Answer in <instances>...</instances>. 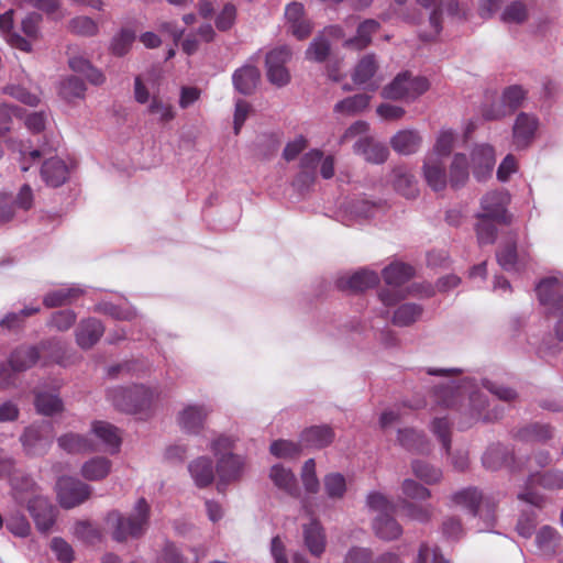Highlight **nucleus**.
<instances>
[{
	"label": "nucleus",
	"mask_w": 563,
	"mask_h": 563,
	"mask_svg": "<svg viewBox=\"0 0 563 563\" xmlns=\"http://www.w3.org/2000/svg\"><path fill=\"white\" fill-rule=\"evenodd\" d=\"M437 401L445 408L460 407L462 413L467 417V424L477 421H493L499 418L501 410L496 407L485 410L489 406L487 396L475 385L472 379L456 382L449 379L435 390Z\"/></svg>",
	"instance_id": "nucleus-1"
},
{
	"label": "nucleus",
	"mask_w": 563,
	"mask_h": 563,
	"mask_svg": "<svg viewBox=\"0 0 563 563\" xmlns=\"http://www.w3.org/2000/svg\"><path fill=\"white\" fill-rule=\"evenodd\" d=\"M10 485L12 496L19 505H26L36 528L41 532L51 530L55 522V508L49 500L37 493L33 478L20 471H11Z\"/></svg>",
	"instance_id": "nucleus-2"
},
{
	"label": "nucleus",
	"mask_w": 563,
	"mask_h": 563,
	"mask_svg": "<svg viewBox=\"0 0 563 563\" xmlns=\"http://www.w3.org/2000/svg\"><path fill=\"white\" fill-rule=\"evenodd\" d=\"M300 476L305 495L301 497L299 519L307 520L301 523L303 544L312 555H317V465L314 459L305 462Z\"/></svg>",
	"instance_id": "nucleus-3"
},
{
	"label": "nucleus",
	"mask_w": 563,
	"mask_h": 563,
	"mask_svg": "<svg viewBox=\"0 0 563 563\" xmlns=\"http://www.w3.org/2000/svg\"><path fill=\"white\" fill-rule=\"evenodd\" d=\"M162 390L158 384L146 386L135 384L130 387L117 386L107 390V398L120 411L126 413H140L151 410L155 401L161 397Z\"/></svg>",
	"instance_id": "nucleus-4"
},
{
	"label": "nucleus",
	"mask_w": 563,
	"mask_h": 563,
	"mask_svg": "<svg viewBox=\"0 0 563 563\" xmlns=\"http://www.w3.org/2000/svg\"><path fill=\"white\" fill-rule=\"evenodd\" d=\"M150 519V505L144 498H140L133 511L129 516L112 512L109 521L113 525V539L123 542L128 538H140L147 529Z\"/></svg>",
	"instance_id": "nucleus-5"
},
{
	"label": "nucleus",
	"mask_w": 563,
	"mask_h": 563,
	"mask_svg": "<svg viewBox=\"0 0 563 563\" xmlns=\"http://www.w3.org/2000/svg\"><path fill=\"white\" fill-rule=\"evenodd\" d=\"M451 503L466 510L473 517L484 519L485 526L478 530L488 529L495 522L494 510L490 508L488 498H485L482 492L476 487H466L452 494Z\"/></svg>",
	"instance_id": "nucleus-6"
},
{
	"label": "nucleus",
	"mask_w": 563,
	"mask_h": 563,
	"mask_svg": "<svg viewBox=\"0 0 563 563\" xmlns=\"http://www.w3.org/2000/svg\"><path fill=\"white\" fill-rule=\"evenodd\" d=\"M430 87L426 77H413L410 73L399 74L387 87L383 89L386 99L415 100L424 93Z\"/></svg>",
	"instance_id": "nucleus-7"
},
{
	"label": "nucleus",
	"mask_w": 563,
	"mask_h": 563,
	"mask_svg": "<svg viewBox=\"0 0 563 563\" xmlns=\"http://www.w3.org/2000/svg\"><path fill=\"white\" fill-rule=\"evenodd\" d=\"M413 276V268L404 263H393L383 271V278L390 287L379 292V299L384 306L389 307L396 305L405 295L396 289Z\"/></svg>",
	"instance_id": "nucleus-8"
},
{
	"label": "nucleus",
	"mask_w": 563,
	"mask_h": 563,
	"mask_svg": "<svg viewBox=\"0 0 563 563\" xmlns=\"http://www.w3.org/2000/svg\"><path fill=\"white\" fill-rule=\"evenodd\" d=\"M54 427L49 421H41L26 427L20 441L29 455H44L52 445Z\"/></svg>",
	"instance_id": "nucleus-9"
},
{
	"label": "nucleus",
	"mask_w": 563,
	"mask_h": 563,
	"mask_svg": "<svg viewBox=\"0 0 563 563\" xmlns=\"http://www.w3.org/2000/svg\"><path fill=\"white\" fill-rule=\"evenodd\" d=\"M212 408L206 402H188L176 415L179 429L186 434L198 435L206 426Z\"/></svg>",
	"instance_id": "nucleus-10"
},
{
	"label": "nucleus",
	"mask_w": 563,
	"mask_h": 563,
	"mask_svg": "<svg viewBox=\"0 0 563 563\" xmlns=\"http://www.w3.org/2000/svg\"><path fill=\"white\" fill-rule=\"evenodd\" d=\"M537 484L545 489H561L563 488V471L552 470L542 474L531 473L529 475L526 490L518 494V499L540 508L543 504V497L532 490V486Z\"/></svg>",
	"instance_id": "nucleus-11"
},
{
	"label": "nucleus",
	"mask_w": 563,
	"mask_h": 563,
	"mask_svg": "<svg viewBox=\"0 0 563 563\" xmlns=\"http://www.w3.org/2000/svg\"><path fill=\"white\" fill-rule=\"evenodd\" d=\"M317 446V427L306 429L298 442L289 440H275L271 443L269 452L277 459L294 460L299 457L305 451Z\"/></svg>",
	"instance_id": "nucleus-12"
},
{
	"label": "nucleus",
	"mask_w": 563,
	"mask_h": 563,
	"mask_svg": "<svg viewBox=\"0 0 563 563\" xmlns=\"http://www.w3.org/2000/svg\"><path fill=\"white\" fill-rule=\"evenodd\" d=\"M290 57L291 49L286 45L275 47L266 54V76L272 85L280 88L289 84L290 74L286 64Z\"/></svg>",
	"instance_id": "nucleus-13"
},
{
	"label": "nucleus",
	"mask_w": 563,
	"mask_h": 563,
	"mask_svg": "<svg viewBox=\"0 0 563 563\" xmlns=\"http://www.w3.org/2000/svg\"><path fill=\"white\" fill-rule=\"evenodd\" d=\"M57 498L63 508L70 509L87 500L91 487L78 478L63 476L56 484Z\"/></svg>",
	"instance_id": "nucleus-14"
},
{
	"label": "nucleus",
	"mask_w": 563,
	"mask_h": 563,
	"mask_svg": "<svg viewBox=\"0 0 563 563\" xmlns=\"http://www.w3.org/2000/svg\"><path fill=\"white\" fill-rule=\"evenodd\" d=\"M417 2L427 9H433L429 16L432 32L428 35H421L422 40L424 41H430L440 33L442 29L440 16L442 13L445 12L451 16H465L464 9H460L456 0H417Z\"/></svg>",
	"instance_id": "nucleus-15"
},
{
	"label": "nucleus",
	"mask_w": 563,
	"mask_h": 563,
	"mask_svg": "<svg viewBox=\"0 0 563 563\" xmlns=\"http://www.w3.org/2000/svg\"><path fill=\"white\" fill-rule=\"evenodd\" d=\"M527 96V91L519 85L507 87L501 96L500 103L483 109L486 120H498L519 108Z\"/></svg>",
	"instance_id": "nucleus-16"
},
{
	"label": "nucleus",
	"mask_w": 563,
	"mask_h": 563,
	"mask_svg": "<svg viewBox=\"0 0 563 563\" xmlns=\"http://www.w3.org/2000/svg\"><path fill=\"white\" fill-rule=\"evenodd\" d=\"M540 120L533 113L520 112L512 125V145L517 150L529 147L537 137Z\"/></svg>",
	"instance_id": "nucleus-17"
},
{
	"label": "nucleus",
	"mask_w": 563,
	"mask_h": 563,
	"mask_svg": "<svg viewBox=\"0 0 563 563\" xmlns=\"http://www.w3.org/2000/svg\"><path fill=\"white\" fill-rule=\"evenodd\" d=\"M538 299L547 311L563 306V275L555 274L541 279L536 286Z\"/></svg>",
	"instance_id": "nucleus-18"
},
{
	"label": "nucleus",
	"mask_w": 563,
	"mask_h": 563,
	"mask_svg": "<svg viewBox=\"0 0 563 563\" xmlns=\"http://www.w3.org/2000/svg\"><path fill=\"white\" fill-rule=\"evenodd\" d=\"M509 202L510 196L506 190L489 191L482 198L481 214L489 217L498 223L509 224L511 222V216L507 212Z\"/></svg>",
	"instance_id": "nucleus-19"
},
{
	"label": "nucleus",
	"mask_w": 563,
	"mask_h": 563,
	"mask_svg": "<svg viewBox=\"0 0 563 563\" xmlns=\"http://www.w3.org/2000/svg\"><path fill=\"white\" fill-rule=\"evenodd\" d=\"M87 292V287L81 284H65L58 288L48 290L43 297L46 308H58L76 302Z\"/></svg>",
	"instance_id": "nucleus-20"
},
{
	"label": "nucleus",
	"mask_w": 563,
	"mask_h": 563,
	"mask_svg": "<svg viewBox=\"0 0 563 563\" xmlns=\"http://www.w3.org/2000/svg\"><path fill=\"white\" fill-rule=\"evenodd\" d=\"M104 333L103 323L93 317L79 321L75 330L76 343L82 350H89L99 342Z\"/></svg>",
	"instance_id": "nucleus-21"
},
{
	"label": "nucleus",
	"mask_w": 563,
	"mask_h": 563,
	"mask_svg": "<svg viewBox=\"0 0 563 563\" xmlns=\"http://www.w3.org/2000/svg\"><path fill=\"white\" fill-rule=\"evenodd\" d=\"M422 174L426 183L432 190L440 191L446 187L448 175L445 161L438 159L434 155H426L422 165Z\"/></svg>",
	"instance_id": "nucleus-22"
},
{
	"label": "nucleus",
	"mask_w": 563,
	"mask_h": 563,
	"mask_svg": "<svg viewBox=\"0 0 563 563\" xmlns=\"http://www.w3.org/2000/svg\"><path fill=\"white\" fill-rule=\"evenodd\" d=\"M473 174L477 180H484L492 175L495 166V151L488 144H481L472 152Z\"/></svg>",
	"instance_id": "nucleus-23"
},
{
	"label": "nucleus",
	"mask_w": 563,
	"mask_h": 563,
	"mask_svg": "<svg viewBox=\"0 0 563 563\" xmlns=\"http://www.w3.org/2000/svg\"><path fill=\"white\" fill-rule=\"evenodd\" d=\"M379 282V276L374 271L360 269L351 275L342 276L336 285L342 290L364 291L375 287Z\"/></svg>",
	"instance_id": "nucleus-24"
},
{
	"label": "nucleus",
	"mask_w": 563,
	"mask_h": 563,
	"mask_svg": "<svg viewBox=\"0 0 563 563\" xmlns=\"http://www.w3.org/2000/svg\"><path fill=\"white\" fill-rule=\"evenodd\" d=\"M299 173L294 180V186L305 194L314 185L317 178V150L308 151L300 159Z\"/></svg>",
	"instance_id": "nucleus-25"
},
{
	"label": "nucleus",
	"mask_w": 563,
	"mask_h": 563,
	"mask_svg": "<svg viewBox=\"0 0 563 563\" xmlns=\"http://www.w3.org/2000/svg\"><path fill=\"white\" fill-rule=\"evenodd\" d=\"M38 353L44 354L45 364L55 363L60 366H67L69 364L68 344L60 338H51L40 342Z\"/></svg>",
	"instance_id": "nucleus-26"
},
{
	"label": "nucleus",
	"mask_w": 563,
	"mask_h": 563,
	"mask_svg": "<svg viewBox=\"0 0 563 563\" xmlns=\"http://www.w3.org/2000/svg\"><path fill=\"white\" fill-rule=\"evenodd\" d=\"M422 142V135L418 130L405 129L390 139V146L400 155H411L420 150Z\"/></svg>",
	"instance_id": "nucleus-27"
},
{
	"label": "nucleus",
	"mask_w": 563,
	"mask_h": 563,
	"mask_svg": "<svg viewBox=\"0 0 563 563\" xmlns=\"http://www.w3.org/2000/svg\"><path fill=\"white\" fill-rule=\"evenodd\" d=\"M261 73L258 68L251 64H245L238 68L232 75L234 89L244 96L253 93L260 81Z\"/></svg>",
	"instance_id": "nucleus-28"
},
{
	"label": "nucleus",
	"mask_w": 563,
	"mask_h": 563,
	"mask_svg": "<svg viewBox=\"0 0 563 563\" xmlns=\"http://www.w3.org/2000/svg\"><path fill=\"white\" fill-rule=\"evenodd\" d=\"M92 434L100 440L103 445V450L114 454L119 451L121 445V437L118 428L113 424L96 420L91 423Z\"/></svg>",
	"instance_id": "nucleus-29"
},
{
	"label": "nucleus",
	"mask_w": 563,
	"mask_h": 563,
	"mask_svg": "<svg viewBox=\"0 0 563 563\" xmlns=\"http://www.w3.org/2000/svg\"><path fill=\"white\" fill-rule=\"evenodd\" d=\"M397 442L405 450L412 453H429L430 442L426 434L413 428H402L397 432Z\"/></svg>",
	"instance_id": "nucleus-30"
},
{
	"label": "nucleus",
	"mask_w": 563,
	"mask_h": 563,
	"mask_svg": "<svg viewBox=\"0 0 563 563\" xmlns=\"http://www.w3.org/2000/svg\"><path fill=\"white\" fill-rule=\"evenodd\" d=\"M244 457L238 454L228 453L218 459L217 472L221 482H233L241 477L244 468Z\"/></svg>",
	"instance_id": "nucleus-31"
},
{
	"label": "nucleus",
	"mask_w": 563,
	"mask_h": 563,
	"mask_svg": "<svg viewBox=\"0 0 563 563\" xmlns=\"http://www.w3.org/2000/svg\"><path fill=\"white\" fill-rule=\"evenodd\" d=\"M496 256L498 264L508 272H519L528 263V256L517 252L515 240L501 245Z\"/></svg>",
	"instance_id": "nucleus-32"
},
{
	"label": "nucleus",
	"mask_w": 563,
	"mask_h": 563,
	"mask_svg": "<svg viewBox=\"0 0 563 563\" xmlns=\"http://www.w3.org/2000/svg\"><path fill=\"white\" fill-rule=\"evenodd\" d=\"M354 153L362 155L367 162L382 164L388 157V148L383 143L375 142L372 137L355 141Z\"/></svg>",
	"instance_id": "nucleus-33"
},
{
	"label": "nucleus",
	"mask_w": 563,
	"mask_h": 563,
	"mask_svg": "<svg viewBox=\"0 0 563 563\" xmlns=\"http://www.w3.org/2000/svg\"><path fill=\"white\" fill-rule=\"evenodd\" d=\"M13 14L14 11L12 9L0 14V31L11 47L30 53L32 51L31 42L13 31Z\"/></svg>",
	"instance_id": "nucleus-34"
},
{
	"label": "nucleus",
	"mask_w": 563,
	"mask_h": 563,
	"mask_svg": "<svg viewBox=\"0 0 563 563\" xmlns=\"http://www.w3.org/2000/svg\"><path fill=\"white\" fill-rule=\"evenodd\" d=\"M188 472L199 488H205L212 484L214 479V466L211 459L200 456L191 461L188 465Z\"/></svg>",
	"instance_id": "nucleus-35"
},
{
	"label": "nucleus",
	"mask_w": 563,
	"mask_h": 563,
	"mask_svg": "<svg viewBox=\"0 0 563 563\" xmlns=\"http://www.w3.org/2000/svg\"><path fill=\"white\" fill-rule=\"evenodd\" d=\"M41 176L47 186L59 187L68 178V167L60 158H48L42 165Z\"/></svg>",
	"instance_id": "nucleus-36"
},
{
	"label": "nucleus",
	"mask_w": 563,
	"mask_h": 563,
	"mask_svg": "<svg viewBox=\"0 0 563 563\" xmlns=\"http://www.w3.org/2000/svg\"><path fill=\"white\" fill-rule=\"evenodd\" d=\"M34 406L37 413L47 417L59 413L64 409L63 400L56 390L46 391L40 388L34 390Z\"/></svg>",
	"instance_id": "nucleus-37"
},
{
	"label": "nucleus",
	"mask_w": 563,
	"mask_h": 563,
	"mask_svg": "<svg viewBox=\"0 0 563 563\" xmlns=\"http://www.w3.org/2000/svg\"><path fill=\"white\" fill-rule=\"evenodd\" d=\"M58 446L70 454L97 451L98 448L88 437L75 432H68L57 439Z\"/></svg>",
	"instance_id": "nucleus-38"
},
{
	"label": "nucleus",
	"mask_w": 563,
	"mask_h": 563,
	"mask_svg": "<svg viewBox=\"0 0 563 563\" xmlns=\"http://www.w3.org/2000/svg\"><path fill=\"white\" fill-rule=\"evenodd\" d=\"M95 312L110 316L117 320H132L136 317V311L133 307L129 306L126 300L119 297L118 302L111 300H101L95 308Z\"/></svg>",
	"instance_id": "nucleus-39"
},
{
	"label": "nucleus",
	"mask_w": 563,
	"mask_h": 563,
	"mask_svg": "<svg viewBox=\"0 0 563 563\" xmlns=\"http://www.w3.org/2000/svg\"><path fill=\"white\" fill-rule=\"evenodd\" d=\"M10 365L19 373L27 371L40 360L38 347L36 345H20L10 354Z\"/></svg>",
	"instance_id": "nucleus-40"
},
{
	"label": "nucleus",
	"mask_w": 563,
	"mask_h": 563,
	"mask_svg": "<svg viewBox=\"0 0 563 563\" xmlns=\"http://www.w3.org/2000/svg\"><path fill=\"white\" fill-rule=\"evenodd\" d=\"M393 186L397 192L407 199L416 198L419 192L415 176L404 167L394 169Z\"/></svg>",
	"instance_id": "nucleus-41"
},
{
	"label": "nucleus",
	"mask_w": 563,
	"mask_h": 563,
	"mask_svg": "<svg viewBox=\"0 0 563 563\" xmlns=\"http://www.w3.org/2000/svg\"><path fill=\"white\" fill-rule=\"evenodd\" d=\"M483 465L487 470H498L504 465H510L515 462L514 455L501 444L490 445L483 455Z\"/></svg>",
	"instance_id": "nucleus-42"
},
{
	"label": "nucleus",
	"mask_w": 563,
	"mask_h": 563,
	"mask_svg": "<svg viewBox=\"0 0 563 563\" xmlns=\"http://www.w3.org/2000/svg\"><path fill=\"white\" fill-rule=\"evenodd\" d=\"M533 7L532 0H515L507 4L501 13V20L506 23H523Z\"/></svg>",
	"instance_id": "nucleus-43"
},
{
	"label": "nucleus",
	"mask_w": 563,
	"mask_h": 563,
	"mask_svg": "<svg viewBox=\"0 0 563 563\" xmlns=\"http://www.w3.org/2000/svg\"><path fill=\"white\" fill-rule=\"evenodd\" d=\"M423 313L422 306L413 302H406L396 308L391 322L396 327H409L417 322Z\"/></svg>",
	"instance_id": "nucleus-44"
},
{
	"label": "nucleus",
	"mask_w": 563,
	"mask_h": 563,
	"mask_svg": "<svg viewBox=\"0 0 563 563\" xmlns=\"http://www.w3.org/2000/svg\"><path fill=\"white\" fill-rule=\"evenodd\" d=\"M112 463L103 456H96L84 463L81 475L88 481H101L108 476Z\"/></svg>",
	"instance_id": "nucleus-45"
},
{
	"label": "nucleus",
	"mask_w": 563,
	"mask_h": 563,
	"mask_svg": "<svg viewBox=\"0 0 563 563\" xmlns=\"http://www.w3.org/2000/svg\"><path fill=\"white\" fill-rule=\"evenodd\" d=\"M536 544L541 553L554 555L561 544V538L555 529L544 526L537 532Z\"/></svg>",
	"instance_id": "nucleus-46"
},
{
	"label": "nucleus",
	"mask_w": 563,
	"mask_h": 563,
	"mask_svg": "<svg viewBox=\"0 0 563 563\" xmlns=\"http://www.w3.org/2000/svg\"><path fill=\"white\" fill-rule=\"evenodd\" d=\"M373 527L376 536L384 540L397 539L402 533V529L394 515L376 516Z\"/></svg>",
	"instance_id": "nucleus-47"
},
{
	"label": "nucleus",
	"mask_w": 563,
	"mask_h": 563,
	"mask_svg": "<svg viewBox=\"0 0 563 563\" xmlns=\"http://www.w3.org/2000/svg\"><path fill=\"white\" fill-rule=\"evenodd\" d=\"M413 475L427 485H434L441 482L443 477L442 470L426 461L413 460L411 462Z\"/></svg>",
	"instance_id": "nucleus-48"
},
{
	"label": "nucleus",
	"mask_w": 563,
	"mask_h": 563,
	"mask_svg": "<svg viewBox=\"0 0 563 563\" xmlns=\"http://www.w3.org/2000/svg\"><path fill=\"white\" fill-rule=\"evenodd\" d=\"M456 140V133L451 129H441L435 137L434 145L426 155H434L438 159H443L451 154Z\"/></svg>",
	"instance_id": "nucleus-49"
},
{
	"label": "nucleus",
	"mask_w": 563,
	"mask_h": 563,
	"mask_svg": "<svg viewBox=\"0 0 563 563\" xmlns=\"http://www.w3.org/2000/svg\"><path fill=\"white\" fill-rule=\"evenodd\" d=\"M69 67L75 73L84 75L92 85H101L104 81L103 74L95 68L90 62L81 56H74L69 58Z\"/></svg>",
	"instance_id": "nucleus-50"
},
{
	"label": "nucleus",
	"mask_w": 563,
	"mask_h": 563,
	"mask_svg": "<svg viewBox=\"0 0 563 563\" xmlns=\"http://www.w3.org/2000/svg\"><path fill=\"white\" fill-rule=\"evenodd\" d=\"M378 29L379 23L376 20H365L358 25L355 37L345 41V45L363 49L371 43L372 35L376 33Z\"/></svg>",
	"instance_id": "nucleus-51"
},
{
	"label": "nucleus",
	"mask_w": 563,
	"mask_h": 563,
	"mask_svg": "<svg viewBox=\"0 0 563 563\" xmlns=\"http://www.w3.org/2000/svg\"><path fill=\"white\" fill-rule=\"evenodd\" d=\"M269 477L279 489L290 495L295 494L296 477L291 470L284 467L282 464H275L271 468Z\"/></svg>",
	"instance_id": "nucleus-52"
},
{
	"label": "nucleus",
	"mask_w": 563,
	"mask_h": 563,
	"mask_svg": "<svg viewBox=\"0 0 563 563\" xmlns=\"http://www.w3.org/2000/svg\"><path fill=\"white\" fill-rule=\"evenodd\" d=\"M516 437L525 442L543 443L552 438V430L548 424L533 423L519 429Z\"/></svg>",
	"instance_id": "nucleus-53"
},
{
	"label": "nucleus",
	"mask_w": 563,
	"mask_h": 563,
	"mask_svg": "<svg viewBox=\"0 0 563 563\" xmlns=\"http://www.w3.org/2000/svg\"><path fill=\"white\" fill-rule=\"evenodd\" d=\"M468 179V161L465 154L456 153L450 166V183L452 187L463 186Z\"/></svg>",
	"instance_id": "nucleus-54"
},
{
	"label": "nucleus",
	"mask_w": 563,
	"mask_h": 563,
	"mask_svg": "<svg viewBox=\"0 0 563 563\" xmlns=\"http://www.w3.org/2000/svg\"><path fill=\"white\" fill-rule=\"evenodd\" d=\"M430 431L442 444L443 450L449 455L451 452L452 423L446 417H435L430 423Z\"/></svg>",
	"instance_id": "nucleus-55"
},
{
	"label": "nucleus",
	"mask_w": 563,
	"mask_h": 563,
	"mask_svg": "<svg viewBox=\"0 0 563 563\" xmlns=\"http://www.w3.org/2000/svg\"><path fill=\"white\" fill-rule=\"evenodd\" d=\"M377 70L374 55L364 56L356 65L353 73V80L356 85H366L371 81Z\"/></svg>",
	"instance_id": "nucleus-56"
},
{
	"label": "nucleus",
	"mask_w": 563,
	"mask_h": 563,
	"mask_svg": "<svg viewBox=\"0 0 563 563\" xmlns=\"http://www.w3.org/2000/svg\"><path fill=\"white\" fill-rule=\"evenodd\" d=\"M366 506L377 516L394 515L396 505L379 492H371L366 497Z\"/></svg>",
	"instance_id": "nucleus-57"
},
{
	"label": "nucleus",
	"mask_w": 563,
	"mask_h": 563,
	"mask_svg": "<svg viewBox=\"0 0 563 563\" xmlns=\"http://www.w3.org/2000/svg\"><path fill=\"white\" fill-rule=\"evenodd\" d=\"M369 96L365 93L355 95L339 101L334 111L343 114H355L367 108Z\"/></svg>",
	"instance_id": "nucleus-58"
},
{
	"label": "nucleus",
	"mask_w": 563,
	"mask_h": 563,
	"mask_svg": "<svg viewBox=\"0 0 563 563\" xmlns=\"http://www.w3.org/2000/svg\"><path fill=\"white\" fill-rule=\"evenodd\" d=\"M77 313L71 309L55 311L47 320V327L59 332L68 331L76 322Z\"/></svg>",
	"instance_id": "nucleus-59"
},
{
	"label": "nucleus",
	"mask_w": 563,
	"mask_h": 563,
	"mask_svg": "<svg viewBox=\"0 0 563 563\" xmlns=\"http://www.w3.org/2000/svg\"><path fill=\"white\" fill-rule=\"evenodd\" d=\"M400 508L409 519L419 522H428L433 516V507L431 505H421L402 500L400 503Z\"/></svg>",
	"instance_id": "nucleus-60"
},
{
	"label": "nucleus",
	"mask_w": 563,
	"mask_h": 563,
	"mask_svg": "<svg viewBox=\"0 0 563 563\" xmlns=\"http://www.w3.org/2000/svg\"><path fill=\"white\" fill-rule=\"evenodd\" d=\"M134 41L135 32L131 29H122L113 36L110 49L113 55L123 56L130 51Z\"/></svg>",
	"instance_id": "nucleus-61"
},
{
	"label": "nucleus",
	"mask_w": 563,
	"mask_h": 563,
	"mask_svg": "<svg viewBox=\"0 0 563 563\" xmlns=\"http://www.w3.org/2000/svg\"><path fill=\"white\" fill-rule=\"evenodd\" d=\"M40 312L38 306L25 307L18 312H9L0 319V327L8 330H15L22 327L25 318Z\"/></svg>",
	"instance_id": "nucleus-62"
},
{
	"label": "nucleus",
	"mask_w": 563,
	"mask_h": 563,
	"mask_svg": "<svg viewBox=\"0 0 563 563\" xmlns=\"http://www.w3.org/2000/svg\"><path fill=\"white\" fill-rule=\"evenodd\" d=\"M85 82L76 76H70L65 79L60 87V95L68 101H73L74 99H82L85 97Z\"/></svg>",
	"instance_id": "nucleus-63"
},
{
	"label": "nucleus",
	"mask_w": 563,
	"mask_h": 563,
	"mask_svg": "<svg viewBox=\"0 0 563 563\" xmlns=\"http://www.w3.org/2000/svg\"><path fill=\"white\" fill-rule=\"evenodd\" d=\"M4 525L9 532L19 538H25L31 532V526L26 517L19 511L10 514Z\"/></svg>",
	"instance_id": "nucleus-64"
}]
</instances>
